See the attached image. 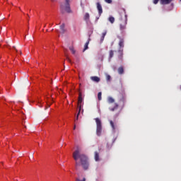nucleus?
I'll use <instances>...</instances> for the list:
<instances>
[{
  "label": "nucleus",
  "mask_w": 181,
  "mask_h": 181,
  "mask_svg": "<svg viewBox=\"0 0 181 181\" xmlns=\"http://www.w3.org/2000/svg\"><path fill=\"white\" fill-rule=\"evenodd\" d=\"M20 54H22V52L20 51Z\"/></svg>",
  "instance_id": "35"
},
{
  "label": "nucleus",
  "mask_w": 181,
  "mask_h": 181,
  "mask_svg": "<svg viewBox=\"0 0 181 181\" xmlns=\"http://www.w3.org/2000/svg\"><path fill=\"white\" fill-rule=\"evenodd\" d=\"M11 5H13V3H11Z\"/></svg>",
  "instance_id": "34"
},
{
  "label": "nucleus",
  "mask_w": 181,
  "mask_h": 181,
  "mask_svg": "<svg viewBox=\"0 0 181 181\" xmlns=\"http://www.w3.org/2000/svg\"><path fill=\"white\" fill-rule=\"evenodd\" d=\"M90 80L95 81V83H100V78L98 76H91Z\"/></svg>",
  "instance_id": "12"
},
{
  "label": "nucleus",
  "mask_w": 181,
  "mask_h": 181,
  "mask_svg": "<svg viewBox=\"0 0 181 181\" xmlns=\"http://www.w3.org/2000/svg\"><path fill=\"white\" fill-rule=\"evenodd\" d=\"M124 38H120L119 42V49L117 51L118 54V59L120 60V62H122L124 60Z\"/></svg>",
  "instance_id": "3"
},
{
  "label": "nucleus",
  "mask_w": 181,
  "mask_h": 181,
  "mask_svg": "<svg viewBox=\"0 0 181 181\" xmlns=\"http://www.w3.org/2000/svg\"><path fill=\"white\" fill-rule=\"evenodd\" d=\"M105 2H106V4H112V0H105Z\"/></svg>",
  "instance_id": "25"
},
{
  "label": "nucleus",
  "mask_w": 181,
  "mask_h": 181,
  "mask_svg": "<svg viewBox=\"0 0 181 181\" xmlns=\"http://www.w3.org/2000/svg\"><path fill=\"white\" fill-rule=\"evenodd\" d=\"M118 107H119L118 103H115L114 107H110L109 110H110V111H115V110H118Z\"/></svg>",
  "instance_id": "11"
},
{
  "label": "nucleus",
  "mask_w": 181,
  "mask_h": 181,
  "mask_svg": "<svg viewBox=\"0 0 181 181\" xmlns=\"http://www.w3.org/2000/svg\"><path fill=\"white\" fill-rule=\"evenodd\" d=\"M6 47H7V49H11V46L8 45V44H7L6 45H4Z\"/></svg>",
  "instance_id": "30"
},
{
  "label": "nucleus",
  "mask_w": 181,
  "mask_h": 181,
  "mask_svg": "<svg viewBox=\"0 0 181 181\" xmlns=\"http://www.w3.org/2000/svg\"><path fill=\"white\" fill-rule=\"evenodd\" d=\"M74 129H76V124H74Z\"/></svg>",
  "instance_id": "32"
},
{
  "label": "nucleus",
  "mask_w": 181,
  "mask_h": 181,
  "mask_svg": "<svg viewBox=\"0 0 181 181\" xmlns=\"http://www.w3.org/2000/svg\"><path fill=\"white\" fill-rule=\"evenodd\" d=\"M101 95H103V93L101 92H99L98 93V98L99 101H101V100H102Z\"/></svg>",
  "instance_id": "22"
},
{
  "label": "nucleus",
  "mask_w": 181,
  "mask_h": 181,
  "mask_svg": "<svg viewBox=\"0 0 181 181\" xmlns=\"http://www.w3.org/2000/svg\"><path fill=\"white\" fill-rule=\"evenodd\" d=\"M96 8L98 11V13L100 16V15L103 14V6H101V4L100 2L96 3Z\"/></svg>",
  "instance_id": "7"
},
{
  "label": "nucleus",
  "mask_w": 181,
  "mask_h": 181,
  "mask_svg": "<svg viewBox=\"0 0 181 181\" xmlns=\"http://www.w3.org/2000/svg\"><path fill=\"white\" fill-rule=\"evenodd\" d=\"M64 28H65V25L64 23H62L59 27V29H60L59 33H62L63 35L66 32V29H64Z\"/></svg>",
  "instance_id": "9"
},
{
  "label": "nucleus",
  "mask_w": 181,
  "mask_h": 181,
  "mask_svg": "<svg viewBox=\"0 0 181 181\" xmlns=\"http://www.w3.org/2000/svg\"><path fill=\"white\" fill-rule=\"evenodd\" d=\"M73 0H65V4L61 5V8L64 9L66 12L68 13H70L71 12V10L70 9V3Z\"/></svg>",
  "instance_id": "5"
},
{
  "label": "nucleus",
  "mask_w": 181,
  "mask_h": 181,
  "mask_svg": "<svg viewBox=\"0 0 181 181\" xmlns=\"http://www.w3.org/2000/svg\"><path fill=\"white\" fill-rule=\"evenodd\" d=\"M83 104V95L81 92H79L78 99V107L79 108V111H81V107Z\"/></svg>",
  "instance_id": "6"
},
{
  "label": "nucleus",
  "mask_w": 181,
  "mask_h": 181,
  "mask_svg": "<svg viewBox=\"0 0 181 181\" xmlns=\"http://www.w3.org/2000/svg\"><path fill=\"white\" fill-rule=\"evenodd\" d=\"M49 26H53V23L49 24Z\"/></svg>",
  "instance_id": "33"
},
{
  "label": "nucleus",
  "mask_w": 181,
  "mask_h": 181,
  "mask_svg": "<svg viewBox=\"0 0 181 181\" xmlns=\"http://www.w3.org/2000/svg\"><path fill=\"white\" fill-rule=\"evenodd\" d=\"M119 20L122 21V23L119 25V29L121 32H124L125 29H127V23H128V16H127V12H125V10H122L119 13Z\"/></svg>",
  "instance_id": "2"
},
{
  "label": "nucleus",
  "mask_w": 181,
  "mask_h": 181,
  "mask_svg": "<svg viewBox=\"0 0 181 181\" xmlns=\"http://www.w3.org/2000/svg\"><path fill=\"white\" fill-rule=\"evenodd\" d=\"M115 100H114V98H112V97L107 98L108 104H112V103H115Z\"/></svg>",
  "instance_id": "16"
},
{
  "label": "nucleus",
  "mask_w": 181,
  "mask_h": 181,
  "mask_svg": "<svg viewBox=\"0 0 181 181\" xmlns=\"http://www.w3.org/2000/svg\"><path fill=\"white\" fill-rule=\"evenodd\" d=\"M76 181H86V177H83V180H80L79 178H76Z\"/></svg>",
  "instance_id": "26"
},
{
  "label": "nucleus",
  "mask_w": 181,
  "mask_h": 181,
  "mask_svg": "<svg viewBox=\"0 0 181 181\" xmlns=\"http://www.w3.org/2000/svg\"><path fill=\"white\" fill-rule=\"evenodd\" d=\"M90 19V14L88 13H86L84 16V20L88 21Z\"/></svg>",
  "instance_id": "21"
},
{
  "label": "nucleus",
  "mask_w": 181,
  "mask_h": 181,
  "mask_svg": "<svg viewBox=\"0 0 181 181\" xmlns=\"http://www.w3.org/2000/svg\"><path fill=\"white\" fill-rule=\"evenodd\" d=\"M69 50H71V52H72L73 54H76V50H74V47H70Z\"/></svg>",
  "instance_id": "23"
},
{
  "label": "nucleus",
  "mask_w": 181,
  "mask_h": 181,
  "mask_svg": "<svg viewBox=\"0 0 181 181\" xmlns=\"http://www.w3.org/2000/svg\"><path fill=\"white\" fill-rule=\"evenodd\" d=\"M13 48L16 52H18V49H16V47L15 46H13Z\"/></svg>",
  "instance_id": "31"
},
{
  "label": "nucleus",
  "mask_w": 181,
  "mask_h": 181,
  "mask_svg": "<svg viewBox=\"0 0 181 181\" xmlns=\"http://www.w3.org/2000/svg\"><path fill=\"white\" fill-rule=\"evenodd\" d=\"M173 0H160V5H168L170 4Z\"/></svg>",
  "instance_id": "8"
},
{
  "label": "nucleus",
  "mask_w": 181,
  "mask_h": 181,
  "mask_svg": "<svg viewBox=\"0 0 181 181\" xmlns=\"http://www.w3.org/2000/svg\"><path fill=\"white\" fill-rule=\"evenodd\" d=\"M117 71L119 74H124V67L120 66L118 68Z\"/></svg>",
  "instance_id": "18"
},
{
  "label": "nucleus",
  "mask_w": 181,
  "mask_h": 181,
  "mask_svg": "<svg viewBox=\"0 0 181 181\" xmlns=\"http://www.w3.org/2000/svg\"><path fill=\"white\" fill-rule=\"evenodd\" d=\"M73 158L76 162L75 168L76 170H78V166H82L84 170H87L90 166L88 163V158L84 153H81L80 149H76L73 153Z\"/></svg>",
  "instance_id": "1"
},
{
  "label": "nucleus",
  "mask_w": 181,
  "mask_h": 181,
  "mask_svg": "<svg viewBox=\"0 0 181 181\" xmlns=\"http://www.w3.org/2000/svg\"><path fill=\"white\" fill-rule=\"evenodd\" d=\"M153 2L154 4V5H156L159 2V0H153Z\"/></svg>",
  "instance_id": "27"
},
{
  "label": "nucleus",
  "mask_w": 181,
  "mask_h": 181,
  "mask_svg": "<svg viewBox=\"0 0 181 181\" xmlns=\"http://www.w3.org/2000/svg\"><path fill=\"white\" fill-rule=\"evenodd\" d=\"M6 2H8V0H6Z\"/></svg>",
  "instance_id": "38"
},
{
  "label": "nucleus",
  "mask_w": 181,
  "mask_h": 181,
  "mask_svg": "<svg viewBox=\"0 0 181 181\" xmlns=\"http://www.w3.org/2000/svg\"><path fill=\"white\" fill-rule=\"evenodd\" d=\"M18 8L20 9V11H21V7H18Z\"/></svg>",
  "instance_id": "36"
},
{
  "label": "nucleus",
  "mask_w": 181,
  "mask_h": 181,
  "mask_svg": "<svg viewBox=\"0 0 181 181\" xmlns=\"http://www.w3.org/2000/svg\"><path fill=\"white\" fill-rule=\"evenodd\" d=\"M110 124L113 131H115V129H117V126H115V124H114V122H112V120H110Z\"/></svg>",
  "instance_id": "15"
},
{
  "label": "nucleus",
  "mask_w": 181,
  "mask_h": 181,
  "mask_svg": "<svg viewBox=\"0 0 181 181\" xmlns=\"http://www.w3.org/2000/svg\"><path fill=\"white\" fill-rule=\"evenodd\" d=\"M94 158H95V160L96 162H98V160H100V153L98 152H97V151H95Z\"/></svg>",
  "instance_id": "14"
},
{
  "label": "nucleus",
  "mask_w": 181,
  "mask_h": 181,
  "mask_svg": "<svg viewBox=\"0 0 181 181\" xmlns=\"http://www.w3.org/2000/svg\"><path fill=\"white\" fill-rule=\"evenodd\" d=\"M120 103H122V107H124L125 103H127V98L125 96H122L119 100Z\"/></svg>",
  "instance_id": "10"
},
{
  "label": "nucleus",
  "mask_w": 181,
  "mask_h": 181,
  "mask_svg": "<svg viewBox=\"0 0 181 181\" xmlns=\"http://www.w3.org/2000/svg\"><path fill=\"white\" fill-rule=\"evenodd\" d=\"M106 80H107V81H110L111 80V76L107 74L106 75Z\"/></svg>",
  "instance_id": "24"
},
{
  "label": "nucleus",
  "mask_w": 181,
  "mask_h": 181,
  "mask_svg": "<svg viewBox=\"0 0 181 181\" xmlns=\"http://www.w3.org/2000/svg\"><path fill=\"white\" fill-rule=\"evenodd\" d=\"M180 1H181V0H180Z\"/></svg>",
  "instance_id": "39"
},
{
  "label": "nucleus",
  "mask_w": 181,
  "mask_h": 181,
  "mask_svg": "<svg viewBox=\"0 0 181 181\" xmlns=\"http://www.w3.org/2000/svg\"><path fill=\"white\" fill-rule=\"evenodd\" d=\"M80 112H81V111L78 110V112L77 116H76V120L78 119V115H80Z\"/></svg>",
  "instance_id": "29"
},
{
  "label": "nucleus",
  "mask_w": 181,
  "mask_h": 181,
  "mask_svg": "<svg viewBox=\"0 0 181 181\" xmlns=\"http://www.w3.org/2000/svg\"><path fill=\"white\" fill-rule=\"evenodd\" d=\"M107 35V30H105L103 33H102V36L100 38V43H103V42H104V39L105 37V36Z\"/></svg>",
  "instance_id": "13"
},
{
  "label": "nucleus",
  "mask_w": 181,
  "mask_h": 181,
  "mask_svg": "<svg viewBox=\"0 0 181 181\" xmlns=\"http://www.w3.org/2000/svg\"><path fill=\"white\" fill-rule=\"evenodd\" d=\"M66 60L68 62H69V63H71V59H70V58H69V57H66Z\"/></svg>",
  "instance_id": "28"
},
{
  "label": "nucleus",
  "mask_w": 181,
  "mask_h": 181,
  "mask_svg": "<svg viewBox=\"0 0 181 181\" xmlns=\"http://www.w3.org/2000/svg\"><path fill=\"white\" fill-rule=\"evenodd\" d=\"M89 43H90V39H88V42H86V43L85 44L84 49H83V52H86V50H87V49H88Z\"/></svg>",
  "instance_id": "19"
},
{
  "label": "nucleus",
  "mask_w": 181,
  "mask_h": 181,
  "mask_svg": "<svg viewBox=\"0 0 181 181\" xmlns=\"http://www.w3.org/2000/svg\"><path fill=\"white\" fill-rule=\"evenodd\" d=\"M109 22H110V23H114V22H115V18L112 16H110L108 18Z\"/></svg>",
  "instance_id": "20"
},
{
  "label": "nucleus",
  "mask_w": 181,
  "mask_h": 181,
  "mask_svg": "<svg viewBox=\"0 0 181 181\" xmlns=\"http://www.w3.org/2000/svg\"><path fill=\"white\" fill-rule=\"evenodd\" d=\"M114 57V50H110L109 52V60H111Z\"/></svg>",
  "instance_id": "17"
},
{
  "label": "nucleus",
  "mask_w": 181,
  "mask_h": 181,
  "mask_svg": "<svg viewBox=\"0 0 181 181\" xmlns=\"http://www.w3.org/2000/svg\"><path fill=\"white\" fill-rule=\"evenodd\" d=\"M95 121L96 122V135H98V136H101L103 132V123H101V119L97 117L95 118Z\"/></svg>",
  "instance_id": "4"
},
{
  "label": "nucleus",
  "mask_w": 181,
  "mask_h": 181,
  "mask_svg": "<svg viewBox=\"0 0 181 181\" xmlns=\"http://www.w3.org/2000/svg\"><path fill=\"white\" fill-rule=\"evenodd\" d=\"M38 103H40V100H38Z\"/></svg>",
  "instance_id": "37"
}]
</instances>
